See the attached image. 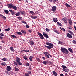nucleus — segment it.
Masks as SVG:
<instances>
[{
	"label": "nucleus",
	"mask_w": 76,
	"mask_h": 76,
	"mask_svg": "<svg viewBox=\"0 0 76 76\" xmlns=\"http://www.w3.org/2000/svg\"><path fill=\"white\" fill-rule=\"evenodd\" d=\"M31 18L32 19H37V16H31Z\"/></svg>",
	"instance_id": "26"
},
{
	"label": "nucleus",
	"mask_w": 76,
	"mask_h": 76,
	"mask_svg": "<svg viewBox=\"0 0 76 76\" xmlns=\"http://www.w3.org/2000/svg\"><path fill=\"white\" fill-rule=\"evenodd\" d=\"M72 42H73V43H74V44H76V41L73 40L72 41Z\"/></svg>",
	"instance_id": "44"
},
{
	"label": "nucleus",
	"mask_w": 76,
	"mask_h": 76,
	"mask_svg": "<svg viewBox=\"0 0 76 76\" xmlns=\"http://www.w3.org/2000/svg\"><path fill=\"white\" fill-rule=\"evenodd\" d=\"M20 14H21L22 15H23L24 14H25V12L23 11H20Z\"/></svg>",
	"instance_id": "16"
},
{
	"label": "nucleus",
	"mask_w": 76,
	"mask_h": 76,
	"mask_svg": "<svg viewBox=\"0 0 76 76\" xmlns=\"http://www.w3.org/2000/svg\"><path fill=\"white\" fill-rule=\"evenodd\" d=\"M65 5L67 7H72V6H71L69 5V4H67V3H66Z\"/></svg>",
	"instance_id": "19"
},
{
	"label": "nucleus",
	"mask_w": 76,
	"mask_h": 76,
	"mask_svg": "<svg viewBox=\"0 0 76 76\" xmlns=\"http://www.w3.org/2000/svg\"><path fill=\"white\" fill-rule=\"evenodd\" d=\"M49 63H50V64H52L53 62H49Z\"/></svg>",
	"instance_id": "64"
},
{
	"label": "nucleus",
	"mask_w": 76,
	"mask_h": 76,
	"mask_svg": "<svg viewBox=\"0 0 76 76\" xmlns=\"http://www.w3.org/2000/svg\"><path fill=\"white\" fill-rule=\"evenodd\" d=\"M56 32L57 34H59V33H58V31H56Z\"/></svg>",
	"instance_id": "57"
},
{
	"label": "nucleus",
	"mask_w": 76,
	"mask_h": 76,
	"mask_svg": "<svg viewBox=\"0 0 76 76\" xmlns=\"http://www.w3.org/2000/svg\"><path fill=\"white\" fill-rule=\"evenodd\" d=\"M45 30L47 32H49L50 31V29L48 28H46Z\"/></svg>",
	"instance_id": "38"
},
{
	"label": "nucleus",
	"mask_w": 76,
	"mask_h": 76,
	"mask_svg": "<svg viewBox=\"0 0 76 76\" xmlns=\"http://www.w3.org/2000/svg\"><path fill=\"white\" fill-rule=\"evenodd\" d=\"M20 12H17L16 14H15V15H16L17 16H19L20 15Z\"/></svg>",
	"instance_id": "18"
},
{
	"label": "nucleus",
	"mask_w": 76,
	"mask_h": 76,
	"mask_svg": "<svg viewBox=\"0 0 76 76\" xmlns=\"http://www.w3.org/2000/svg\"><path fill=\"white\" fill-rule=\"evenodd\" d=\"M7 6H8V7L10 8H12L13 7V5L11 4H7Z\"/></svg>",
	"instance_id": "11"
},
{
	"label": "nucleus",
	"mask_w": 76,
	"mask_h": 76,
	"mask_svg": "<svg viewBox=\"0 0 76 76\" xmlns=\"http://www.w3.org/2000/svg\"><path fill=\"white\" fill-rule=\"evenodd\" d=\"M44 54L45 55L46 57V58H49V57H50L49 56H50V57L51 56L49 54H48V52H45V53H44Z\"/></svg>",
	"instance_id": "3"
},
{
	"label": "nucleus",
	"mask_w": 76,
	"mask_h": 76,
	"mask_svg": "<svg viewBox=\"0 0 76 76\" xmlns=\"http://www.w3.org/2000/svg\"><path fill=\"white\" fill-rule=\"evenodd\" d=\"M30 44L31 45H32L34 44V42L32 41H30Z\"/></svg>",
	"instance_id": "24"
},
{
	"label": "nucleus",
	"mask_w": 76,
	"mask_h": 76,
	"mask_svg": "<svg viewBox=\"0 0 76 76\" xmlns=\"http://www.w3.org/2000/svg\"><path fill=\"white\" fill-rule=\"evenodd\" d=\"M69 33H70V34H71V33L72 32V31H69Z\"/></svg>",
	"instance_id": "63"
},
{
	"label": "nucleus",
	"mask_w": 76,
	"mask_h": 76,
	"mask_svg": "<svg viewBox=\"0 0 76 76\" xmlns=\"http://www.w3.org/2000/svg\"><path fill=\"white\" fill-rule=\"evenodd\" d=\"M57 24L59 26H61V23H59V22H58L57 23Z\"/></svg>",
	"instance_id": "35"
},
{
	"label": "nucleus",
	"mask_w": 76,
	"mask_h": 76,
	"mask_svg": "<svg viewBox=\"0 0 76 76\" xmlns=\"http://www.w3.org/2000/svg\"><path fill=\"white\" fill-rule=\"evenodd\" d=\"M2 60L4 61H7V59L6 58H4L2 59Z\"/></svg>",
	"instance_id": "22"
},
{
	"label": "nucleus",
	"mask_w": 76,
	"mask_h": 76,
	"mask_svg": "<svg viewBox=\"0 0 76 76\" xmlns=\"http://www.w3.org/2000/svg\"><path fill=\"white\" fill-rule=\"evenodd\" d=\"M36 60L38 61H39L40 60V59H39V58H37Z\"/></svg>",
	"instance_id": "41"
},
{
	"label": "nucleus",
	"mask_w": 76,
	"mask_h": 76,
	"mask_svg": "<svg viewBox=\"0 0 76 76\" xmlns=\"http://www.w3.org/2000/svg\"><path fill=\"white\" fill-rule=\"evenodd\" d=\"M43 35L45 38H48L49 37H48V34H46V33L44 32L43 33Z\"/></svg>",
	"instance_id": "9"
},
{
	"label": "nucleus",
	"mask_w": 76,
	"mask_h": 76,
	"mask_svg": "<svg viewBox=\"0 0 76 76\" xmlns=\"http://www.w3.org/2000/svg\"><path fill=\"white\" fill-rule=\"evenodd\" d=\"M30 75L31 73V72L30 71H28V72H27Z\"/></svg>",
	"instance_id": "48"
},
{
	"label": "nucleus",
	"mask_w": 76,
	"mask_h": 76,
	"mask_svg": "<svg viewBox=\"0 0 76 76\" xmlns=\"http://www.w3.org/2000/svg\"><path fill=\"white\" fill-rule=\"evenodd\" d=\"M22 23H25V24H26V22H25L24 21H22Z\"/></svg>",
	"instance_id": "47"
},
{
	"label": "nucleus",
	"mask_w": 76,
	"mask_h": 76,
	"mask_svg": "<svg viewBox=\"0 0 76 76\" xmlns=\"http://www.w3.org/2000/svg\"><path fill=\"white\" fill-rule=\"evenodd\" d=\"M11 51H13L14 52V49H13V48L12 47H10V48Z\"/></svg>",
	"instance_id": "32"
},
{
	"label": "nucleus",
	"mask_w": 76,
	"mask_h": 76,
	"mask_svg": "<svg viewBox=\"0 0 76 76\" xmlns=\"http://www.w3.org/2000/svg\"><path fill=\"white\" fill-rule=\"evenodd\" d=\"M61 49L62 52H63L64 53H65V54H68V53H69L67 50L65 48H61Z\"/></svg>",
	"instance_id": "2"
},
{
	"label": "nucleus",
	"mask_w": 76,
	"mask_h": 76,
	"mask_svg": "<svg viewBox=\"0 0 76 76\" xmlns=\"http://www.w3.org/2000/svg\"><path fill=\"white\" fill-rule=\"evenodd\" d=\"M28 69L29 70H32V68H31L30 67H29L28 68Z\"/></svg>",
	"instance_id": "53"
},
{
	"label": "nucleus",
	"mask_w": 76,
	"mask_h": 76,
	"mask_svg": "<svg viewBox=\"0 0 76 76\" xmlns=\"http://www.w3.org/2000/svg\"><path fill=\"white\" fill-rule=\"evenodd\" d=\"M5 31H10V28H9L7 29H5Z\"/></svg>",
	"instance_id": "39"
},
{
	"label": "nucleus",
	"mask_w": 76,
	"mask_h": 76,
	"mask_svg": "<svg viewBox=\"0 0 76 76\" xmlns=\"http://www.w3.org/2000/svg\"><path fill=\"white\" fill-rule=\"evenodd\" d=\"M64 68L63 69V70L64 72H69V69H68L66 67H63Z\"/></svg>",
	"instance_id": "4"
},
{
	"label": "nucleus",
	"mask_w": 76,
	"mask_h": 76,
	"mask_svg": "<svg viewBox=\"0 0 76 76\" xmlns=\"http://www.w3.org/2000/svg\"><path fill=\"white\" fill-rule=\"evenodd\" d=\"M24 76H29V74L28 73H26L25 74Z\"/></svg>",
	"instance_id": "29"
},
{
	"label": "nucleus",
	"mask_w": 76,
	"mask_h": 76,
	"mask_svg": "<svg viewBox=\"0 0 76 76\" xmlns=\"http://www.w3.org/2000/svg\"><path fill=\"white\" fill-rule=\"evenodd\" d=\"M18 19H19V20H21V19H22V17H18Z\"/></svg>",
	"instance_id": "42"
},
{
	"label": "nucleus",
	"mask_w": 76,
	"mask_h": 76,
	"mask_svg": "<svg viewBox=\"0 0 76 76\" xmlns=\"http://www.w3.org/2000/svg\"><path fill=\"white\" fill-rule=\"evenodd\" d=\"M17 59L16 60H18L19 61H20V58H19L18 57H17Z\"/></svg>",
	"instance_id": "40"
},
{
	"label": "nucleus",
	"mask_w": 76,
	"mask_h": 76,
	"mask_svg": "<svg viewBox=\"0 0 76 76\" xmlns=\"http://www.w3.org/2000/svg\"><path fill=\"white\" fill-rule=\"evenodd\" d=\"M32 58H33L32 56H30L29 59L30 61H32Z\"/></svg>",
	"instance_id": "36"
},
{
	"label": "nucleus",
	"mask_w": 76,
	"mask_h": 76,
	"mask_svg": "<svg viewBox=\"0 0 76 76\" xmlns=\"http://www.w3.org/2000/svg\"><path fill=\"white\" fill-rule=\"evenodd\" d=\"M5 73H7V75H9V74H10L9 73V72H8L7 71H5Z\"/></svg>",
	"instance_id": "37"
},
{
	"label": "nucleus",
	"mask_w": 76,
	"mask_h": 76,
	"mask_svg": "<svg viewBox=\"0 0 76 76\" xmlns=\"http://www.w3.org/2000/svg\"><path fill=\"white\" fill-rule=\"evenodd\" d=\"M19 35H22V34L21 33V32H18L17 33Z\"/></svg>",
	"instance_id": "30"
},
{
	"label": "nucleus",
	"mask_w": 76,
	"mask_h": 76,
	"mask_svg": "<svg viewBox=\"0 0 76 76\" xmlns=\"http://www.w3.org/2000/svg\"><path fill=\"white\" fill-rule=\"evenodd\" d=\"M15 60L17 62L18 64H19V65H22V63H20L19 61L17 60Z\"/></svg>",
	"instance_id": "14"
},
{
	"label": "nucleus",
	"mask_w": 76,
	"mask_h": 76,
	"mask_svg": "<svg viewBox=\"0 0 76 76\" xmlns=\"http://www.w3.org/2000/svg\"><path fill=\"white\" fill-rule=\"evenodd\" d=\"M53 20L55 22H57L58 21V20H57V18H53Z\"/></svg>",
	"instance_id": "15"
},
{
	"label": "nucleus",
	"mask_w": 76,
	"mask_h": 76,
	"mask_svg": "<svg viewBox=\"0 0 76 76\" xmlns=\"http://www.w3.org/2000/svg\"><path fill=\"white\" fill-rule=\"evenodd\" d=\"M23 58H24V59H25V60H26L28 61V59L26 56H24Z\"/></svg>",
	"instance_id": "34"
},
{
	"label": "nucleus",
	"mask_w": 76,
	"mask_h": 76,
	"mask_svg": "<svg viewBox=\"0 0 76 76\" xmlns=\"http://www.w3.org/2000/svg\"><path fill=\"white\" fill-rule=\"evenodd\" d=\"M69 29H72V27H71V26H69Z\"/></svg>",
	"instance_id": "58"
},
{
	"label": "nucleus",
	"mask_w": 76,
	"mask_h": 76,
	"mask_svg": "<svg viewBox=\"0 0 76 76\" xmlns=\"http://www.w3.org/2000/svg\"><path fill=\"white\" fill-rule=\"evenodd\" d=\"M21 32L22 33H23V34H26V32L25 30H21Z\"/></svg>",
	"instance_id": "25"
},
{
	"label": "nucleus",
	"mask_w": 76,
	"mask_h": 76,
	"mask_svg": "<svg viewBox=\"0 0 76 76\" xmlns=\"http://www.w3.org/2000/svg\"><path fill=\"white\" fill-rule=\"evenodd\" d=\"M68 50L71 53H73V50H72V49H71V48H69L68 49Z\"/></svg>",
	"instance_id": "28"
},
{
	"label": "nucleus",
	"mask_w": 76,
	"mask_h": 76,
	"mask_svg": "<svg viewBox=\"0 0 76 76\" xmlns=\"http://www.w3.org/2000/svg\"><path fill=\"white\" fill-rule=\"evenodd\" d=\"M6 70L7 71H10L11 67H7Z\"/></svg>",
	"instance_id": "12"
},
{
	"label": "nucleus",
	"mask_w": 76,
	"mask_h": 76,
	"mask_svg": "<svg viewBox=\"0 0 76 76\" xmlns=\"http://www.w3.org/2000/svg\"><path fill=\"white\" fill-rule=\"evenodd\" d=\"M28 32H32V31H31V30H29Z\"/></svg>",
	"instance_id": "59"
},
{
	"label": "nucleus",
	"mask_w": 76,
	"mask_h": 76,
	"mask_svg": "<svg viewBox=\"0 0 76 76\" xmlns=\"http://www.w3.org/2000/svg\"><path fill=\"white\" fill-rule=\"evenodd\" d=\"M66 35L68 38H72V35L70 34L69 33H67L66 34Z\"/></svg>",
	"instance_id": "8"
},
{
	"label": "nucleus",
	"mask_w": 76,
	"mask_h": 76,
	"mask_svg": "<svg viewBox=\"0 0 76 76\" xmlns=\"http://www.w3.org/2000/svg\"><path fill=\"white\" fill-rule=\"evenodd\" d=\"M26 65L27 66H29V64L28 63H27Z\"/></svg>",
	"instance_id": "50"
},
{
	"label": "nucleus",
	"mask_w": 76,
	"mask_h": 76,
	"mask_svg": "<svg viewBox=\"0 0 76 76\" xmlns=\"http://www.w3.org/2000/svg\"><path fill=\"white\" fill-rule=\"evenodd\" d=\"M71 34V35H74V34H73V32H72Z\"/></svg>",
	"instance_id": "61"
},
{
	"label": "nucleus",
	"mask_w": 76,
	"mask_h": 76,
	"mask_svg": "<svg viewBox=\"0 0 76 76\" xmlns=\"http://www.w3.org/2000/svg\"><path fill=\"white\" fill-rule=\"evenodd\" d=\"M6 63H5V62H4L1 64V65L2 66H4L5 65H6Z\"/></svg>",
	"instance_id": "31"
},
{
	"label": "nucleus",
	"mask_w": 76,
	"mask_h": 76,
	"mask_svg": "<svg viewBox=\"0 0 76 76\" xmlns=\"http://www.w3.org/2000/svg\"><path fill=\"white\" fill-rule=\"evenodd\" d=\"M15 71L18 72L19 71V69L18 68H15Z\"/></svg>",
	"instance_id": "45"
},
{
	"label": "nucleus",
	"mask_w": 76,
	"mask_h": 76,
	"mask_svg": "<svg viewBox=\"0 0 76 76\" xmlns=\"http://www.w3.org/2000/svg\"><path fill=\"white\" fill-rule=\"evenodd\" d=\"M45 44H46V45H49V46H47L46 45H45V47H47L48 48V49H51V48H53V44L49 42H46Z\"/></svg>",
	"instance_id": "1"
},
{
	"label": "nucleus",
	"mask_w": 76,
	"mask_h": 76,
	"mask_svg": "<svg viewBox=\"0 0 76 76\" xmlns=\"http://www.w3.org/2000/svg\"><path fill=\"white\" fill-rule=\"evenodd\" d=\"M38 35H39V36L41 37V39H44V36H43V35L41 34V33L39 32H38Z\"/></svg>",
	"instance_id": "6"
},
{
	"label": "nucleus",
	"mask_w": 76,
	"mask_h": 76,
	"mask_svg": "<svg viewBox=\"0 0 76 76\" xmlns=\"http://www.w3.org/2000/svg\"><path fill=\"white\" fill-rule=\"evenodd\" d=\"M57 8H56V7L55 6H53L52 8V10L53 11V12H55L56 10V9Z\"/></svg>",
	"instance_id": "5"
},
{
	"label": "nucleus",
	"mask_w": 76,
	"mask_h": 76,
	"mask_svg": "<svg viewBox=\"0 0 76 76\" xmlns=\"http://www.w3.org/2000/svg\"><path fill=\"white\" fill-rule=\"evenodd\" d=\"M60 75L61 76H64V75H63V74H60Z\"/></svg>",
	"instance_id": "54"
},
{
	"label": "nucleus",
	"mask_w": 76,
	"mask_h": 76,
	"mask_svg": "<svg viewBox=\"0 0 76 76\" xmlns=\"http://www.w3.org/2000/svg\"><path fill=\"white\" fill-rule=\"evenodd\" d=\"M52 73L53 75H54V76H57L58 75L57 74V73H56V72L55 71H53Z\"/></svg>",
	"instance_id": "13"
},
{
	"label": "nucleus",
	"mask_w": 76,
	"mask_h": 76,
	"mask_svg": "<svg viewBox=\"0 0 76 76\" xmlns=\"http://www.w3.org/2000/svg\"><path fill=\"white\" fill-rule=\"evenodd\" d=\"M26 28H29V26L28 25H26Z\"/></svg>",
	"instance_id": "43"
},
{
	"label": "nucleus",
	"mask_w": 76,
	"mask_h": 76,
	"mask_svg": "<svg viewBox=\"0 0 76 76\" xmlns=\"http://www.w3.org/2000/svg\"><path fill=\"white\" fill-rule=\"evenodd\" d=\"M0 35H1V36H3V33H1L0 34Z\"/></svg>",
	"instance_id": "55"
},
{
	"label": "nucleus",
	"mask_w": 76,
	"mask_h": 76,
	"mask_svg": "<svg viewBox=\"0 0 76 76\" xmlns=\"http://www.w3.org/2000/svg\"><path fill=\"white\" fill-rule=\"evenodd\" d=\"M0 16H1V18H3L4 19V20H6V17L3 16V15H0Z\"/></svg>",
	"instance_id": "17"
},
{
	"label": "nucleus",
	"mask_w": 76,
	"mask_h": 76,
	"mask_svg": "<svg viewBox=\"0 0 76 76\" xmlns=\"http://www.w3.org/2000/svg\"><path fill=\"white\" fill-rule=\"evenodd\" d=\"M63 21H64V22L65 23H67V18L66 17H64L63 18H62V19Z\"/></svg>",
	"instance_id": "7"
},
{
	"label": "nucleus",
	"mask_w": 76,
	"mask_h": 76,
	"mask_svg": "<svg viewBox=\"0 0 76 76\" xmlns=\"http://www.w3.org/2000/svg\"><path fill=\"white\" fill-rule=\"evenodd\" d=\"M9 11L10 12V13H11L12 14V15H15V12L13 11H12L11 10H10Z\"/></svg>",
	"instance_id": "10"
},
{
	"label": "nucleus",
	"mask_w": 76,
	"mask_h": 76,
	"mask_svg": "<svg viewBox=\"0 0 76 76\" xmlns=\"http://www.w3.org/2000/svg\"><path fill=\"white\" fill-rule=\"evenodd\" d=\"M11 37H13L14 38H16V36L13 35H11Z\"/></svg>",
	"instance_id": "33"
},
{
	"label": "nucleus",
	"mask_w": 76,
	"mask_h": 76,
	"mask_svg": "<svg viewBox=\"0 0 76 76\" xmlns=\"http://www.w3.org/2000/svg\"><path fill=\"white\" fill-rule=\"evenodd\" d=\"M25 52H26V53H27L28 52H29V50L28 51V50H25Z\"/></svg>",
	"instance_id": "52"
},
{
	"label": "nucleus",
	"mask_w": 76,
	"mask_h": 76,
	"mask_svg": "<svg viewBox=\"0 0 76 76\" xmlns=\"http://www.w3.org/2000/svg\"><path fill=\"white\" fill-rule=\"evenodd\" d=\"M14 64L15 66H18V64H17V63H16V62H15Z\"/></svg>",
	"instance_id": "51"
},
{
	"label": "nucleus",
	"mask_w": 76,
	"mask_h": 76,
	"mask_svg": "<svg viewBox=\"0 0 76 76\" xmlns=\"http://www.w3.org/2000/svg\"><path fill=\"white\" fill-rule=\"evenodd\" d=\"M4 11L5 12V13L7 15L8 14V12H9V11L6 10H4Z\"/></svg>",
	"instance_id": "20"
},
{
	"label": "nucleus",
	"mask_w": 76,
	"mask_h": 76,
	"mask_svg": "<svg viewBox=\"0 0 76 76\" xmlns=\"http://www.w3.org/2000/svg\"><path fill=\"white\" fill-rule=\"evenodd\" d=\"M29 12L31 15H35V13H34L33 11H30Z\"/></svg>",
	"instance_id": "23"
},
{
	"label": "nucleus",
	"mask_w": 76,
	"mask_h": 76,
	"mask_svg": "<svg viewBox=\"0 0 76 76\" xmlns=\"http://www.w3.org/2000/svg\"><path fill=\"white\" fill-rule=\"evenodd\" d=\"M12 8L13 9H14V10H17V7H16L15 6H13Z\"/></svg>",
	"instance_id": "27"
},
{
	"label": "nucleus",
	"mask_w": 76,
	"mask_h": 76,
	"mask_svg": "<svg viewBox=\"0 0 76 76\" xmlns=\"http://www.w3.org/2000/svg\"><path fill=\"white\" fill-rule=\"evenodd\" d=\"M69 25H72V20H69Z\"/></svg>",
	"instance_id": "21"
},
{
	"label": "nucleus",
	"mask_w": 76,
	"mask_h": 76,
	"mask_svg": "<svg viewBox=\"0 0 76 76\" xmlns=\"http://www.w3.org/2000/svg\"><path fill=\"white\" fill-rule=\"evenodd\" d=\"M62 29L63 31H64V32H65V31H66V30H65V29H64V28H62Z\"/></svg>",
	"instance_id": "46"
},
{
	"label": "nucleus",
	"mask_w": 76,
	"mask_h": 76,
	"mask_svg": "<svg viewBox=\"0 0 76 76\" xmlns=\"http://www.w3.org/2000/svg\"><path fill=\"white\" fill-rule=\"evenodd\" d=\"M43 64H47V62H46L45 61H44L43 62Z\"/></svg>",
	"instance_id": "49"
},
{
	"label": "nucleus",
	"mask_w": 76,
	"mask_h": 76,
	"mask_svg": "<svg viewBox=\"0 0 76 76\" xmlns=\"http://www.w3.org/2000/svg\"><path fill=\"white\" fill-rule=\"evenodd\" d=\"M42 58L43 60H45V58L44 57H42Z\"/></svg>",
	"instance_id": "56"
},
{
	"label": "nucleus",
	"mask_w": 76,
	"mask_h": 76,
	"mask_svg": "<svg viewBox=\"0 0 76 76\" xmlns=\"http://www.w3.org/2000/svg\"><path fill=\"white\" fill-rule=\"evenodd\" d=\"M59 44H62V43H61V42H59Z\"/></svg>",
	"instance_id": "62"
},
{
	"label": "nucleus",
	"mask_w": 76,
	"mask_h": 76,
	"mask_svg": "<svg viewBox=\"0 0 76 76\" xmlns=\"http://www.w3.org/2000/svg\"><path fill=\"white\" fill-rule=\"evenodd\" d=\"M65 76H67V75H68L66 73L65 74Z\"/></svg>",
	"instance_id": "60"
}]
</instances>
